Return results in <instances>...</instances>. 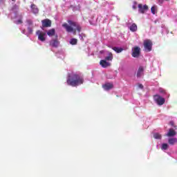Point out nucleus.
Wrapping results in <instances>:
<instances>
[{
	"instance_id": "f257e3e1",
	"label": "nucleus",
	"mask_w": 177,
	"mask_h": 177,
	"mask_svg": "<svg viewBox=\"0 0 177 177\" xmlns=\"http://www.w3.org/2000/svg\"><path fill=\"white\" fill-rule=\"evenodd\" d=\"M66 83L70 86H78L84 84V78L77 73H70L68 75Z\"/></svg>"
},
{
	"instance_id": "f03ea898",
	"label": "nucleus",
	"mask_w": 177,
	"mask_h": 177,
	"mask_svg": "<svg viewBox=\"0 0 177 177\" xmlns=\"http://www.w3.org/2000/svg\"><path fill=\"white\" fill-rule=\"evenodd\" d=\"M68 23L69 26L66 23L62 24V27L66 28L67 32H73V34H75L77 31H79V32L81 31V26H80V25L76 22L68 21Z\"/></svg>"
},
{
	"instance_id": "7ed1b4c3",
	"label": "nucleus",
	"mask_w": 177,
	"mask_h": 177,
	"mask_svg": "<svg viewBox=\"0 0 177 177\" xmlns=\"http://www.w3.org/2000/svg\"><path fill=\"white\" fill-rule=\"evenodd\" d=\"M145 50L146 52H151V49H153V41L150 39H146L143 43Z\"/></svg>"
},
{
	"instance_id": "20e7f679",
	"label": "nucleus",
	"mask_w": 177,
	"mask_h": 177,
	"mask_svg": "<svg viewBox=\"0 0 177 177\" xmlns=\"http://www.w3.org/2000/svg\"><path fill=\"white\" fill-rule=\"evenodd\" d=\"M153 100L158 106H162L165 103V99L158 95H153Z\"/></svg>"
},
{
	"instance_id": "39448f33",
	"label": "nucleus",
	"mask_w": 177,
	"mask_h": 177,
	"mask_svg": "<svg viewBox=\"0 0 177 177\" xmlns=\"http://www.w3.org/2000/svg\"><path fill=\"white\" fill-rule=\"evenodd\" d=\"M37 35H38V39L39 41H41V42H44V41H46V38L45 37L46 36V32H42L41 30H37L36 32Z\"/></svg>"
},
{
	"instance_id": "423d86ee",
	"label": "nucleus",
	"mask_w": 177,
	"mask_h": 177,
	"mask_svg": "<svg viewBox=\"0 0 177 177\" xmlns=\"http://www.w3.org/2000/svg\"><path fill=\"white\" fill-rule=\"evenodd\" d=\"M131 55L133 57H139L140 56V48L139 46H135L133 48Z\"/></svg>"
},
{
	"instance_id": "0eeeda50",
	"label": "nucleus",
	"mask_w": 177,
	"mask_h": 177,
	"mask_svg": "<svg viewBox=\"0 0 177 177\" xmlns=\"http://www.w3.org/2000/svg\"><path fill=\"white\" fill-rule=\"evenodd\" d=\"M42 27L45 28L46 27H51L52 26V21L49 19H46L41 21Z\"/></svg>"
},
{
	"instance_id": "6e6552de",
	"label": "nucleus",
	"mask_w": 177,
	"mask_h": 177,
	"mask_svg": "<svg viewBox=\"0 0 177 177\" xmlns=\"http://www.w3.org/2000/svg\"><path fill=\"white\" fill-rule=\"evenodd\" d=\"M149 10V6L147 5H142V4H138V12L139 13H145L146 10Z\"/></svg>"
},
{
	"instance_id": "1a4fd4ad",
	"label": "nucleus",
	"mask_w": 177,
	"mask_h": 177,
	"mask_svg": "<svg viewBox=\"0 0 177 177\" xmlns=\"http://www.w3.org/2000/svg\"><path fill=\"white\" fill-rule=\"evenodd\" d=\"M102 88L104 91H110V89H113V88H114V85L112 83H106L102 85Z\"/></svg>"
},
{
	"instance_id": "9d476101",
	"label": "nucleus",
	"mask_w": 177,
	"mask_h": 177,
	"mask_svg": "<svg viewBox=\"0 0 177 177\" xmlns=\"http://www.w3.org/2000/svg\"><path fill=\"white\" fill-rule=\"evenodd\" d=\"M59 41L57 40V38L53 39L50 41V46H53V48H57L59 46Z\"/></svg>"
},
{
	"instance_id": "9b49d317",
	"label": "nucleus",
	"mask_w": 177,
	"mask_h": 177,
	"mask_svg": "<svg viewBox=\"0 0 177 177\" xmlns=\"http://www.w3.org/2000/svg\"><path fill=\"white\" fill-rule=\"evenodd\" d=\"M145 71V68L143 66H140L138 68V70L137 71V77L138 78H140L141 76L143 75V72Z\"/></svg>"
},
{
	"instance_id": "f8f14e48",
	"label": "nucleus",
	"mask_w": 177,
	"mask_h": 177,
	"mask_svg": "<svg viewBox=\"0 0 177 177\" xmlns=\"http://www.w3.org/2000/svg\"><path fill=\"white\" fill-rule=\"evenodd\" d=\"M176 135V131L174 130V129H169L168 133H167V136L171 138L172 136H175Z\"/></svg>"
},
{
	"instance_id": "ddd939ff",
	"label": "nucleus",
	"mask_w": 177,
	"mask_h": 177,
	"mask_svg": "<svg viewBox=\"0 0 177 177\" xmlns=\"http://www.w3.org/2000/svg\"><path fill=\"white\" fill-rule=\"evenodd\" d=\"M100 65L102 66V67H104V68H106L107 67H109V66H110V63L107 62L106 60H101L100 62Z\"/></svg>"
},
{
	"instance_id": "4468645a",
	"label": "nucleus",
	"mask_w": 177,
	"mask_h": 177,
	"mask_svg": "<svg viewBox=\"0 0 177 177\" xmlns=\"http://www.w3.org/2000/svg\"><path fill=\"white\" fill-rule=\"evenodd\" d=\"M30 8L32 9V13H34L35 15H37V13L39 12V10H38V7H37L35 4H32Z\"/></svg>"
},
{
	"instance_id": "2eb2a0df",
	"label": "nucleus",
	"mask_w": 177,
	"mask_h": 177,
	"mask_svg": "<svg viewBox=\"0 0 177 177\" xmlns=\"http://www.w3.org/2000/svg\"><path fill=\"white\" fill-rule=\"evenodd\" d=\"M55 34H56V30L55 28L50 29L47 32V35H48V37H53Z\"/></svg>"
},
{
	"instance_id": "dca6fc26",
	"label": "nucleus",
	"mask_w": 177,
	"mask_h": 177,
	"mask_svg": "<svg viewBox=\"0 0 177 177\" xmlns=\"http://www.w3.org/2000/svg\"><path fill=\"white\" fill-rule=\"evenodd\" d=\"M168 143L169 145H171L172 146H174L175 143H177V138H169Z\"/></svg>"
},
{
	"instance_id": "f3484780",
	"label": "nucleus",
	"mask_w": 177,
	"mask_h": 177,
	"mask_svg": "<svg viewBox=\"0 0 177 177\" xmlns=\"http://www.w3.org/2000/svg\"><path fill=\"white\" fill-rule=\"evenodd\" d=\"M129 29H130V31H131L132 32H135V31L138 30V26H136V24H132Z\"/></svg>"
},
{
	"instance_id": "a211bd4d",
	"label": "nucleus",
	"mask_w": 177,
	"mask_h": 177,
	"mask_svg": "<svg viewBox=\"0 0 177 177\" xmlns=\"http://www.w3.org/2000/svg\"><path fill=\"white\" fill-rule=\"evenodd\" d=\"M112 49H113V50L116 52V53H121V52H122V50H124V48H120V47H113Z\"/></svg>"
},
{
	"instance_id": "6ab92c4d",
	"label": "nucleus",
	"mask_w": 177,
	"mask_h": 177,
	"mask_svg": "<svg viewBox=\"0 0 177 177\" xmlns=\"http://www.w3.org/2000/svg\"><path fill=\"white\" fill-rule=\"evenodd\" d=\"M105 60L108 62H111V60H113V53H109V55L105 57Z\"/></svg>"
},
{
	"instance_id": "aec40b11",
	"label": "nucleus",
	"mask_w": 177,
	"mask_h": 177,
	"mask_svg": "<svg viewBox=\"0 0 177 177\" xmlns=\"http://www.w3.org/2000/svg\"><path fill=\"white\" fill-rule=\"evenodd\" d=\"M153 138H154V139H161L162 138V136H161V134H160L158 133H153Z\"/></svg>"
},
{
	"instance_id": "412c9836",
	"label": "nucleus",
	"mask_w": 177,
	"mask_h": 177,
	"mask_svg": "<svg viewBox=\"0 0 177 177\" xmlns=\"http://www.w3.org/2000/svg\"><path fill=\"white\" fill-rule=\"evenodd\" d=\"M77 42H78V40L77 39H71L70 40L71 45H77Z\"/></svg>"
},
{
	"instance_id": "4be33fe9",
	"label": "nucleus",
	"mask_w": 177,
	"mask_h": 177,
	"mask_svg": "<svg viewBox=\"0 0 177 177\" xmlns=\"http://www.w3.org/2000/svg\"><path fill=\"white\" fill-rule=\"evenodd\" d=\"M162 150H168V144L163 143L162 145Z\"/></svg>"
},
{
	"instance_id": "5701e85b",
	"label": "nucleus",
	"mask_w": 177,
	"mask_h": 177,
	"mask_svg": "<svg viewBox=\"0 0 177 177\" xmlns=\"http://www.w3.org/2000/svg\"><path fill=\"white\" fill-rule=\"evenodd\" d=\"M156 6H152L151 8V12L153 15H156Z\"/></svg>"
},
{
	"instance_id": "b1692460",
	"label": "nucleus",
	"mask_w": 177,
	"mask_h": 177,
	"mask_svg": "<svg viewBox=\"0 0 177 177\" xmlns=\"http://www.w3.org/2000/svg\"><path fill=\"white\" fill-rule=\"evenodd\" d=\"M169 125H171V127H174V128H176V126L175 125V123L174 122V121H170Z\"/></svg>"
},
{
	"instance_id": "393cba45",
	"label": "nucleus",
	"mask_w": 177,
	"mask_h": 177,
	"mask_svg": "<svg viewBox=\"0 0 177 177\" xmlns=\"http://www.w3.org/2000/svg\"><path fill=\"white\" fill-rule=\"evenodd\" d=\"M22 23H23V20H21V19H18L16 21V24H22Z\"/></svg>"
},
{
	"instance_id": "a878e982",
	"label": "nucleus",
	"mask_w": 177,
	"mask_h": 177,
	"mask_svg": "<svg viewBox=\"0 0 177 177\" xmlns=\"http://www.w3.org/2000/svg\"><path fill=\"white\" fill-rule=\"evenodd\" d=\"M159 5H162L164 3V0H158Z\"/></svg>"
},
{
	"instance_id": "bb28decb",
	"label": "nucleus",
	"mask_w": 177,
	"mask_h": 177,
	"mask_svg": "<svg viewBox=\"0 0 177 177\" xmlns=\"http://www.w3.org/2000/svg\"><path fill=\"white\" fill-rule=\"evenodd\" d=\"M138 88H140V89H143L144 86L143 84H138Z\"/></svg>"
},
{
	"instance_id": "cd10ccee",
	"label": "nucleus",
	"mask_w": 177,
	"mask_h": 177,
	"mask_svg": "<svg viewBox=\"0 0 177 177\" xmlns=\"http://www.w3.org/2000/svg\"><path fill=\"white\" fill-rule=\"evenodd\" d=\"M28 31H29V32H32V29L31 28H28Z\"/></svg>"
},
{
	"instance_id": "c85d7f7f",
	"label": "nucleus",
	"mask_w": 177,
	"mask_h": 177,
	"mask_svg": "<svg viewBox=\"0 0 177 177\" xmlns=\"http://www.w3.org/2000/svg\"><path fill=\"white\" fill-rule=\"evenodd\" d=\"M0 3H5V0H0Z\"/></svg>"
},
{
	"instance_id": "c756f323",
	"label": "nucleus",
	"mask_w": 177,
	"mask_h": 177,
	"mask_svg": "<svg viewBox=\"0 0 177 177\" xmlns=\"http://www.w3.org/2000/svg\"><path fill=\"white\" fill-rule=\"evenodd\" d=\"M160 93H165V90H160Z\"/></svg>"
},
{
	"instance_id": "7c9ffc66",
	"label": "nucleus",
	"mask_w": 177,
	"mask_h": 177,
	"mask_svg": "<svg viewBox=\"0 0 177 177\" xmlns=\"http://www.w3.org/2000/svg\"><path fill=\"white\" fill-rule=\"evenodd\" d=\"M133 9H134V10L136 9V6H135V5L133 6Z\"/></svg>"
},
{
	"instance_id": "2f4dec72",
	"label": "nucleus",
	"mask_w": 177,
	"mask_h": 177,
	"mask_svg": "<svg viewBox=\"0 0 177 177\" xmlns=\"http://www.w3.org/2000/svg\"><path fill=\"white\" fill-rule=\"evenodd\" d=\"M15 8H16V6L12 7L11 10H13Z\"/></svg>"
},
{
	"instance_id": "473e14b6",
	"label": "nucleus",
	"mask_w": 177,
	"mask_h": 177,
	"mask_svg": "<svg viewBox=\"0 0 177 177\" xmlns=\"http://www.w3.org/2000/svg\"><path fill=\"white\" fill-rule=\"evenodd\" d=\"M12 1H16V0H12Z\"/></svg>"
}]
</instances>
